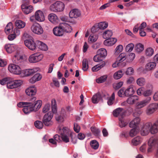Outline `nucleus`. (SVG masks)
<instances>
[{"label": "nucleus", "instance_id": "nucleus-7", "mask_svg": "<svg viewBox=\"0 0 158 158\" xmlns=\"http://www.w3.org/2000/svg\"><path fill=\"white\" fill-rule=\"evenodd\" d=\"M8 68L10 72L14 74L19 75L21 73V69L20 67L14 64H9Z\"/></svg>", "mask_w": 158, "mask_h": 158}, {"label": "nucleus", "instance_id": "nucleus-2", "mask_svg": "<svg viewBox=\"0 0 158 158\" xmlns=\"http://www.w3.org/2000/svg\"><path fill=\"white\" fill-rule=\"evenodd\" d=\"M53 112L49 111L44 115L42 122L45 126H50L53 124V122L52 120L53 115Z\"/></svg>", "mask_w": 158, "mask_h": 158}, {"label": "nucleus", "instance_id": "nucleus-55", "mask_svg": "<svg viewBox=\"0 0 158 158\" xmlns=\"http://www.w3.org/2000/svg\"><path fill=\"white\" fill-rule=\"evenodd\" d=\"M134 47V45L133 44H129L126 46V51L127 52H131L132 51Z\"/></svg>", "mask_w": 158, "mask_h": 158}, {"label": "nucleus", "instance_id": "nucleus-11", "mask_svg": "<svg viewBox=\"0 0 158 158\" xmlns=\"http://www.w3.org/2000/svg\"><path fill=\"white\" fill-rule=\"evenodd\" d=\"M151 100V97H147L145 99L138 102L136 103V106L138 108H143L149 104Z\"/></svg>", "mask_w": 158, "mask_h": 158}, {"label": "nucleus", "instance_id": "nucleus-36", "mask_svg": "<svg viewBox=\"0 0 158 158\" xmlns=\"http://www.w3.org/2000/svg\"><path fill=\"white\" fill-rule=\"evenodd\" d=\"M123 75V71L121 70H119L114 73L113 77L114 79L118 80L121 78Z\"/></svg>", "mask_w": 158, "mask_h": 158}, {"label": "nucleus", "instance_id": "nucleus-40", "mask_svg": "<svg viewBox=\"0 0 158 158\" xmlns=\"http://www.w3.org/2000/svg\"><path fill=\"white\" fill-rule=\"evenodd\" d=\"M13 26L11 23H9L6 25L5 29L6 33L8 34L13 31Z\"/></svg>", "mask_w": 158, "mask_h": 158}, {"label": "nucleus", "instance_id": "nucleus-4", "mask_svg": "<svg viewBox=\"0 0 158 158\" xmlns=\"http://www.w3.org/2000/svg\"><path fill=\"white\" fill-rule=\"evenodd\" d=\"M158 110V105L157 103H152L148 105L146 107L145 113L148 115H150L153 114Z\"/></svg>", "mask_w": 158, "mask_h": 158}, {"label": "nucleus", "instance_id": "nucleus-20", "mask_svg": "<svg viewBox=\"0 0 158 158\" xmlns=\"http://www.w3.org/2000/svg\"><path fill=\"white\" fill-rule=\"evenodd\" d=\"M69 15L70 18H77L80 16L81 12L77 9H73L70 11Z\"/></svg>", "mask_w": 158, "mask_h": 158}, {"label": "nucleus", "instance_id": "nucleus-6", "mask_svg": "<svg viewBox=\"0 0 158 158\" xmlns=\"http://www.w3.org/2000/svg\"><path fill=\"white\" fill-rule=\"evenodd\" d=\"M31 31L35 34L37 35L42 34L44 31L43 28L39 23L35 22L31 27Z\"/></svg>", "mask_w": 158, "mask_h": 158}, {"label": "nucleus", "instance_id": "nucleus-38", "mask_svg": "<svg viewBox=\"0 0 158 158\" xmlns=\"http://www.w3.org/2000/svg\"><path fill=\"white\" fill-rule=\"evenodd\" d=\"M105 65V63L104 61H102L101 64H98L94 66L92 69V71L93 72H96L102 68Z\"/></svg>", "mask_w": 158, "mask_h": 158}, {"label": "nucleus", "instance_id": "nucleus-16", "mask_svg": "<svg viewBox=\"0 0 158 158\" xmlns=\"http://www.w3.org/2000/svg\"><path fill=\"white\" fill-rule=\"evenodd\" d=\"M26 105H25L24 108H23V110L25 114H28L31 112L34 111L32 107V102L29 101L26 102Z\"/></svg>", "mask_w": 158, "mask_h": 158}, {"label": "nucleus", "instance_id": "nucleus-43", "mask_svg": "<svg viewBox=\"0 0 158 158\" xmlns=\"http://www.w3.org/2000/svg\"><path fill=\"white\" fill-rule=\"evenodd\" d=\"M97 53L100 55V56H102L103 58L106 56L107 55L106 50L103 48L99 49Z\"/></svg>", "mask_w": 158, "mask_h": 158}, {"label": "nucleus", "instance_id": "nucleus-33", "mask_svg": "<svg viewBox=\"0 0 158 158\" xmlns=\"http://www.w3.org/2000/svg\"><path fill=\"white\" fill-rule=\"evenodd\" d=\"M126 96H129L133 94L135 92L133 86L132 85L129 86L126 89H125Z\"/></svg>", "mask_w": 158, "mask_h": 158}, {"label": "nucleus", "instance_id": "nucleus-26", "mask_svg": "<svg viewBox=\"0 0 158 158\" xmlns=\"http://www.w3.org/2000/svg\"><path fill=\"white\" fill-rule=\"evenodd\" d=\"M61 27L63 30L64 32H70L72 30V27L68 24L65 23H60Z\"/></svg>", "mask_w": 158, "mask_h": 158}, {"label": "nucleus", "instance_id": "nucleus-3", "mask_svg": "<svg viewBox=\"0 0 158 158\" xmlns=\"http://www.w3.org/2000/svg\"><path fill=\"white\" fill-rule=\"evenodd\" d=\"M63 133H61V139L65 143H68L69 141V136L72 135L71 132L70 130L66 127H63L62 129Z\"/></svg>", "mask_w": 158, "mask_h": 158}, {"label": "nucleus", "instance_id": "nucleus-46", "mask_svg": "<svg viewBox=\"0 0 158 158\" xmlns=\"http://www.w3.org/2000/svg\"><path fill=\"white\" fill-rule=\"evenodd\" d=\"M90 144L92 148L94 149H97L99 147V143L96 140L91 141Z\"/></svg>", "mask_w": 158, "mask_h": 158}, {"label": "nucleus", "instance_id": "nucleus-56", "mask_svg": "<svg viewBox=\"0 0 158 158\" xmlns=\"http://www.w3.org/2000/svg\"><path fill=\"white\" fill-rule=\"evenodd\" d=\"M107 78V76H103L97 79L96 81L98 83H102L106 81Z\"/></svg>", "mask_w": 158, "mask_h": 158}, {"label": "nucleus", "instance_id": "nucleus-19", "mask_svg": "<svg viewBox=\"0 0 158 158\" xmlns=\"http://www.w3.org/2000/svg\"><path fill=\"white\" fill-rule=\"evenodd\" d=\"M39 70V68H35L33 69H28L24 70L23 73L25 76L31 75L36 73Z\"/></svg>", "mask_w": 158, "mask_h": 158}, {"label": "nucleus", "instance_id": "nucleus-50", "mask_svg": "<svg viewBox=\"0 0 158 158\" xmlns=\"http://www.w3.org/2000/svg\"><path fill=\"white\" fill-rule=\"evenodd\" d=\"M108 26V23L105 22H101L98 24V27L100 29H105Z\"/></svg>", "mask_w": 158, "mask_h": 158}, {"label": "nucleus", "instance_id": "nucleus-51", "mask_svg": "<svg viewBox=\"0 0 158 158\" xmlns=\"http://www.w3.org/2000/svg\"><path fill=\"white\" fill-rule=\"evenodd\" d=\"M139 131L136 128L132 129L129 132V135L130 136L133 137L136 135L138 133Z\"/></svg>", "mask_w": 158, "mask_h": 158}, {"label": "nucleus", "instance_id": "nucleus-44", "mask_svg": "<svg viewBox=\"0 0 158 158\" xmlns=\"http://www.w3.org/2000/svg\"><path fill=\"white\" fill-rule=\"evenodd\" d=\"M89 68L88 63V60L86 59H85L82 61V69L83 71H87Z\"/></svg>", "mask_w": 158, "mask_h": 158}, {"label": "nucleus", "instance_id": "nucleus-62", "mask_svg": "<svg viewBox=\"0 0 158 158\" xmlns=\"http://www.w3.org/2000/svg\"><path fill=\"white\" fill-rule=\"evenodd\" d=\"M152 93L151 90L147 89L143 91V95L145 97L151 95Z\"/></svg>", "mask_w": 158, "mask_h": 158}, {"label": "nucleus", "instance_id": "nucleus-61", "mask_svg": "<svg viewBox=\"0 0 158 158\" xmlns=\"http://www.w3.org/2000/svg\"><path fill=\"white\" fill-rule=\"evenodd\" d=\"M134 70L131 67L128 68L126 72V74L127 75H131L133 74Z\"/></svg>", "mask_w": 158, "mask_h": 158}, {"label": "nucleus", "instance_id": "nucleus-30", "mask_svg": "<svg viewBox=\"0 0 158 158\" xmlns=\"http://www.w3.org/2000/svg\"><path fill=\"white\" fill-rule=\"evenodd\" d=\"M42 104V101L40 100L35 101L34 103L32 102V107L34 111L35 112L38 110L40 108Z\"/></svg>", "mask_w": 158, "mask_h": 158}, {"label": "nucleus", "instance_id": "nucleus-12", "mask_svg": "<svg viewBox=\"0 0 158 158\" xmlns=\"http://www.w3.org/2000/svg\"><path fill=\"white\" fill-rule=\"evenodd\" d=\"M156 138L152 137L150 138L148 142L149 147L148 149V152H151L154 147L157 145Z\"/></svg>", "mask_w": 158, "mask_h": 158}, {"label": "nucleus", "instance_id": "nucleus-41", "mask_svg": "<svg viewBox=\"0 0 158 158\" xmlns=\"http://www.w3.org/2000/svg\"><path fill=\"white\" fill-rule=\"evenodd\" d=\"M135 51L138 53L142 52L144 49V46L141 43L136 44L135 47Z\"/></svg>", "mask_w": 158, "mask_h": 158}, {"label": "nucleus", "instance_id": "nucleus-10", "mask_svg": "<svg viewBox=\"0 0 158 158\" xmlns=\"http://www.w3.org/2000/svg\"><path fill=\"white\" fill-rule=\"evenodd\" d=\"M126 111L123 108H118L114 110L113 115L115 117L123 118L125 115Z\"/></svg>", "mask_w": 158, "mask_h": 158}, {"label": "nucleus", "instance_id": "nucleus-21", "mask_svg": "<svg viewBox=\"0 0 158 158\" xmlns=\"http://www.w3.org/2000/svg\"><path fill=\"white\" fill-rule=\"evenodd\" d=\"M21 7L23 11L26 14L31 12L33 10V7L32 6H27L24 4L22 5Z\"/></svg>", "mask_w": 158, "mask_h": 158}, {"label": "nucleus", "instance_id": "nucleus-58", "mask_svg": "<svg viewBox=\"0 0 158 158\" xmlns=\"http://www.w3.org/2000/svg\"><path fill=\"white\" fill-rule=\"evenodd\" d=\"M93 60L95 62H100L102 60L103 57L102 56H100V55L97 54L94 56Z\"/></svg>", "mask_w": 158, "mask_h": 158}, {"label": "nucleus", "instance_id": "nucleus-34", "mask_svg": "<svg viewBox=\"0 0 158 158\" xmlns=\"http://www.w3.org/2000/svg\"><path fill=\"white\" fill-rule=\"evenodd\" d=\"M15 26L18 29L23 28L26 26V23L21 20H17L15 23Z\"/></svg>", "mask_w": 158, "mask_h": 158}, {"label": "nucleus", "instance_id": "nucleus-45", "mask_svg": "<svg viewBox=\"0 0 158 158\" xmlns=\"http://www.w3.org/2000/svg\"><path fill=\"white\" fill-rule=\"evenodd\" d=\"M126 54L125 53H121L118 57L117 60L121 63L124 61L126 58Z\"/></svg>", "mask_w": 158, "mask_h": 158}, {"label": "nucleus", "instance_id": "nucleus-59", "mask_svg": "<svg viewBox=\"0 0 158 158\" xmlns=\"http://www.w3.org/2000/svg\"><path fill=\"white\" fill-rule=\"evenodd\" d=\"M91 130L92 132L95 135H98L100 132V131L95 127H91Z\"/></svg>", "mask_w": 158, "mask_h": 158}, {"label": "nucleus", "instance_id": "nucleus-64", "mask_svg": "<svg viewBox=\"0 0 158 158\" xmlns=\"http://www.w3.org/2000/svg\"><path fill=\"white\" fill-rule=\"evenodd\" d=\"M50 105L49 104H47L45 105L43 107L42 111L44 113H46L48 112L50 109Z\"/></svg>", "mask_w": 158, "mask_h": 158}, {"label": "nucleus", "instance_id": "nucleus-60", "mask_svg": "<svg viewBox=\"0 0 158 158\" xmlns=\"http://www.w3.org/2000/svg\"><path fill=\"white\" fill-rule=\"evenodd\" d=\"M10 77H6L4 78L2 80H0V84L2 85L7 84V83L10 81Z\"/></svg>", "mask_w": 158, "mask_h": 158}, {"label": "nucleus", "instance_id": "nucleus-52", "mask_svg": "<svg viewBox=\"0 0 158 158\" xmlns=\"http://www.w3.org/2000/svg\"><path fill=\"white\" fill-rule=\"evenodd\" d=\"M98 39V36L94 35H91L89 38L88 40L91 42H94L96 41Z\"/></svg>", "mask_w": 158, "mask_h": 158}, {"label": "nucleus", "instance_id": "nucleus-24", "mask_svg": "<svg viewBox=\"0 0 158 158\" xmlns=\"http://www.w3.org/2000/svg\"><path fill=\"white\" fill-rule=\"evenodd\" d=\"M5 48L8 53H11L15 50L17 46L13 44H8L5 45Z\"/></svg>", "mask_w": 158, "mask_h": 158}, {"label": "nucleus", "instance_id": "nucleus-29", "mask_svg": "<svg viewBox=\"0 0 158 158\" xmlns=\"http://www.w3.org/2000/svg\"><path fill=\"white\" fill-rule=\"evenodd\" d=\"M139 99L137 96L135 95L129 97L126 100L127 103L130 105H133L135 104Z\"/></svg>", "mask_w": 158, "mask_h": 158}, {"label": "nucleus", "instance_id": "nucleus-23", "mask_svg": "<svg viewBox=\"0 0 158 158\" xmlns=\"http://www.w3.org/2000/svg\"><path fill=\"white\" fill-rule=\"evenodd\" d=\"M23 60V56L19 54H17L15 55L13 58V62L18 64H20Z\"/></svg>", "mask_w": 158, "mask_h": 158}, {"label": "nucleus", "instance_id": "nucleus-42", "mask_svg": "<svg viewBox=\"0 0 158 158\" xmlns=\"http://www.w3.org/2000/svg\"><path fill=\"white\" fill-rule=\"evenodd\" d=\"M113 34V33L111 30H107L105 31L103 33V38L106 39L110 38Z\"/></svg>", "mask_w": 158, "mask_h": 158}, {"label": "nucleus", "instance_id": "nucleus-22", "mask_svg": "<svg viewBox=\"0 0 158 158\" xmlns=\"http://www.w3.org/2000/svg\"><path fill=\"white\" fill-rule=\"evenodd\" d=\"M104 41V44L106 46H111L114 44L117 41V39L115 38H111L106 39Z\"/></svg>", "mask_w": 158, "mask_h": 158}, {"label": "nucleus", "instance_id": "nucleus-5", "mask_svg": "<svg viewBox=\"0 0 158 158\" xmlns=\"http://www.w3.org/2000/svg\"><path fill=\"white\" fill-rule=\"evenodd\" d=\"M22 83V81L20 80L13 81L12 78L10 77V81L7 83V86L10 89L15 88L20 86Z\"/></svg>", "mask_w": 158, "mask_h": 158}, {"label": "nucleus", "instance_id": "nucleus-48", "mask_svg": "<svg viewBox=\"0 0 158 158\" xmlns=\"http://www.w3.org/2000/svg\"><path fill=\"white\" fill-rule=\"evenodd\" d=\"M43 122L37 120L34 123V125L35 127L38 129H41L43 128Z\"/></svg>", "mask_w": 158, "mask_h": 158}, {"label": "nucleus", "instance_id": "nucleus-28", "mask_svg": "<svg viewBox=\"0 0 158 158\" xmlns=\"http://www.w3.org/2000/svg\"><path fill=\"white\" fill-rule=\"evenodd\" d=\"M25 92L29 96H32L35 94L36 89L34 86L30 87L26 89Z\"/></svg>", "mask_w": 158, "mask_h": 158}, {"label": "nucleus", "instance_id": "nucleus-53", "mask_svg": "<svg viewBox=\"0 0 158 158\" xmlns=\"http://www.w3.org/2000/svg\"><path fill=\"white\" fill-rule=\"evenodd\" d=\"M118 96L120 97H126L125 89L122 88H121L118 92Z\"/></svg>", "mask_w": 158, "mask_h": 158}, {"label": "nucleus", "instance_id": "nucleus-9", "mask_svg": "<svg viewBox=\"0 0 158 158\" xmlns=\"http://www.w3.org/2000/svg\"><path fill=\"white\" fill-rule=\"evenodd\" d=\"M151 126V123L148 122L144 124L143 126L141 131V134L143 136L147 135L150 132V127Z\"/></svg>", "mask_w": 158, "mask_h": 158}, {"label": "nucleus", "instance_id": "nucleus-49", "mask_svg": "<svg viewBox=\"0 0 158 158\" xmlns=\"http://www.w3.org/2000/svg\"><path fill=\"white\" fill-rule=\"evenodd\" d=\"M119 125L121 127H125L127 125L128 123L125 121L123 119V118H120L119 117Z\"/></svg>", "mask_w": 158, "mask_h": 158}, {"label": "nucleus", "instance_id": "nucleus-47", "mask_svg": "<svg viewBox=\"0 0 158 158\" xmlns=\"http://www.w3.org/2000/svg\"><path fill=\"white\" fill-rule=\"evenodd\" d=\"M136 83L138 85L140 86H143L145 84V79L143 77L139 78L137 80Z\"/></svg>", "mask_w": 158, "mask_h": 158}, {"label": "nucleus", "instance_id": "nucleus-54", "mask_svg": "<svg viewBox=\"0 0 158 158\" xmlns=\"http://www.w3.org/2000/svg\"><path fill=\"white\" fill-rule=\"evenodd\" d=\"M123 81H120L118 83H114L113 84V88L115 89H118L123 86Z\"/></svg>", "mask_w": 158, "mask_h": 158}, {"label": "nucleus", "instance_id": "nucleus-18", "mask_svg": "<svg viewBox=\"0 0 158 158\" xmlns=\"http://www.w3.org/2000/svg\"><path fill=\"white\" fill-rule=\"evenodd\" d=\"M65 112L64 110H62L60 114H58L56 117V120L59 123H63L66 116Z\"/></svg>", "mask_w": 158, "mask_h": 158}, {"label": "nucleus", "instance_id": "nucleus-1", "mask_svg": "<svg viewBox=\"0 0 158 158\" xmlns=\"http://www.w3.org/2000/svg\"><path fill=\"white\" fill-rule=\"evenodd\" d=\"M64 8V4L62 2L59 1L51 5L50 6V9L52 12H58L63 11Z\"/></svg>", "mask_w": 158, "mask_h": 158}, {"label": "nucleus", "instance_id": "nucleus-14", "mask_svg": "<svg viewBox=\"0 0 158 158\" xmlns=\"http://www.w3.org/2000/svg\"><path fill=\"white\" fill-rule=\"evenodd\" d=\"M53 34L57 36H61L63 35L64 32L60 24L59 26L54 28L52 30Z\"/></svg>", "mask_w": 158, "mask_h": 158}, {"label": "nucleus", "instance_id": "nucleus-39", "mask_svg": "<svg viewBox=\"0 0 158 158\" xmlns=\"http://www.w3.org/2000/svg\"><path fill=\"white\" fill-rule=\"evenodd\" d=\"M37 43L39 46V48L41 50L46 51L48 50V47L45 44L39 40L37 41Z\"/></svg>", "mask_w": 158, "mask_h": 158}, {"label": "nucleus", "instance_id": "nucleus-32", "mask_svg": "<svg viewBox=\"0 0 158 158\" xmlns=\"http://www.w3.org/2000/svg\"><path fill=\"white\" fill-rule=\"evenodd\" d=\"M51 106L52 110L54 113H56L57 112V105L56 100L53 98L52 99L51 102Z\"/></svg>", "mask_w": 158, "mask_h": 158}, {"label": "nucleus", "instance_id": "nucleus-25", "mask_svg": "<svg viewBox=\"0 0 158 158\" xmlns=\"http://www.w3.org/2000/svg\"><path fill=\"white\" fill-rule=\"evenodd\" d=\"M140 119L139 117L135 118L129 124V126L131 128L137 127L140 123Z\"/></svg>", "mask_w": 158, "mask_h": 158}, {"label": "nucleus", "instance_id": "nucleus-27", "mask_svg": "<svg viewBox=\"0 0 158 158\" xmlns=\"http://www.w3.org/2000/svg\"><path fill=\"white\" fill-rule=\"evenodd\" d=\"M158 132V120L155 122L153 124L151 123L150 127V133L152 134H154Z\"/></svg>", "mask_w": 158, "mask_h": 158}, {"label": "nucleus", "instance_id": "nucleus-17", "mask_svg": "<svg viewBox=\"0 0 158 158\" xmlns=\"http://www.w3.org/2000/svg\"><path fill=\"white\" fill-rule=\"evenodd\" d=\"M49 20L53 24L58 23L59 20L57 16L54 13H51L48 16Z\"/></svg>", "mask_w": 158, "mask_h": 158}, {"label": "nucleus", "instance_id": "nucleus-35", "mask_svg": "<svg viewBox=\"0 0 158 158\" xmlns=\"http://www.w3.org/2000/svg\"><path fill=\"white\" fill-rule=\"evenodd\" d=\"M156 66V64L155 62H149L146 65L145 69L147 71H150L154 69Z\"/></svg>", "mask_w": 158, "mask_h": 158}, {"label": "nucleus", "instance_id": "nucleus-31", "mask_svg": "<svg viewBox=\"0 0 158 158\" xmlns=\"http://www.w3.org/2000/svg\"><path fill=\"white\" fill-rule=\"evenodd\" d=\"M102 98L100 93H97L93 95L92 98V102L94 103H97Z\"/></svg>", "mask_w": 158, "mask_h": 158}, {"label": "nucleus", "instance_id": "nucleus-63", "mask_svg": "<svg viewBox=\"0 0 158 158\" xmlns=\"http://www.w3.org/2000/svg\"><path fill=\"white\" fill-rule=\"evenodd\" d=\"M80 127L77 123H74V130L77 133H78L80 131Z\"/></svg>", "mask_w": 158, "mask_h": 158}, {"label": "nucleus", "instance_id": "nucleus-57", "mask_svg": "<svg viewBox=\"0 0 158 158\" xmlns=\"http://www.w3.org/2000/svg\"><path fill=\"white\" fill-rule=\"evenodd\" d=\"M154 50L152 48H148L146 50V54L148 56H151L153 54Z\"/></svg>", "mask_w": 158, "mask_h": 158}, {"label": "nucleus", "instance_id": "nucleus-15", "mask_svg": "<svg viewBox=\"0 0 158 158\" xmlns=\"http://www.w3.org/2000/svg\"><path fill=\"white\" fill-rule=\"evenodd\" d=\"M35 18L36 20L40 22H43L45 20L44 14L40 10H38L35 12Z\"/></svg>", "mask_w": 158, "mask_h": 158}, {"label": "nucleus", "instance_id": "nucleus-37", "mask_svg": "<svg viewBox=\"0 0 158 158\" xmlns=\"http://www.w3.org/2000/svg\"><path fill=\"white\" fill-rule=\"evenodd\" d=\"M142 141V139L141 137L137 136L132 140L131 143L133 145L136 146L140 144Z\"/></svg>", "mask_w": 158, "mask_h": 158}, {"label": "nucleus", "instance_id": "nucleus-8", "mask_svg": "<svg viewBox=\"0 0 158 158\" xmlns=\"http://www.w3.org/2000/svg\"><path fill=\"white\" fill-rule=\"evenodd\" d=\"M43 56L42 54L37 53H35L30 56L28 60L30 63H36L41 60Z\"/></svg>", "mask_w": 158, "mask_h": 158}, {"label": "nucleus", "instance_id": "nucleus-13", "mask_svg": "<svg viewBox=\"0 0 158 158\" xmlns=\"http://www.w3.org/2000/svg\"><path fill=\"white\" fill-rule=\"evenodd\" d=\"M24 43L25 46L29 49L32 51L35 50L36 45L33 40L31 39L26 40L24 41Z\"/></svg>", "mask_w": 158, "mask_h": 158}]
</instances>
